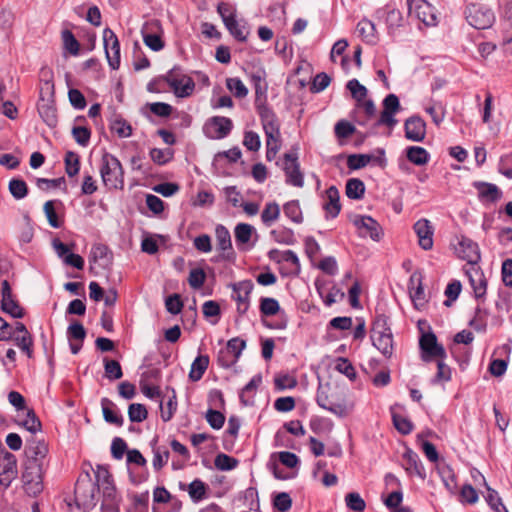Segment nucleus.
<instances>
[{"label":"nucleus","mask_w":512,"mask_h":512,"mask_svg":"<svg viewBox=\"0 0 512 512\" xmlns=\"http://www.w3.org/2000/svg\"><path fill=\"white\" fill-rule=\"evenodd\" d=\"M26 418L19 422L31 433L26 438L25 456L23 464V480H43L48 474L49 459L48 445L44 439H39L35 433L41 430V422L32 409H26Z\"/></svg>","instance_id":"obj_1"},{"label":"nucleus","mask_w":512,"mask_h":512,"mask_svg":"<svg viewBox=\"0 0 512 512\" xmlns=\"http://www.w3.org/2000/svg\"><path fill=\"white\" fill-rule=\"evenodd\" d=\"M316 402L321 408L339 417L347 416L354 409V403L347 401L343 392L332 389L329 385L318 388Z\"/></svg>","instance_id":"obj_2"},{"label":"nucleus","mask_w":512,"mask_h":512,"mask_svg":"<svg viewBox=\"0 0 512 512\" xmlns=\"http://www.w3.org/2000/svg\"><path fill=\"white\" fill-rule=\"evenodd\" d=\"M100 175L104 186L108 190H122L124 188V170L116 156L107 152L103 154Z\"/></svg>","instance_id":"obj_3"},{"label":"nucleus","mask_w":512,"mask_h":512,"mask_svg":"<svg viewBox=\"0 0 512 512\" xmlns=\"http://www.w3.org/2000/svg\"><path fill=\"white\" fill-rule=\"evenodd\" d=\"M371 340L375 348H377L386 358H390L393 354V335L388 326L387 316L377 315L373 321L371 329Z\"/></svg>","instance_id":"obj_4"},{"label":"nucleus","mask_w":512,"mask_h":512,"mask_svg":"<svg viewBox=\"0 0 512 512\" xmlns=\"http://www.w3.org/2000/svg\"><path fill=\"white\" fill-rule=\"evenodd\" d=\"M53 92V82L51 80H45L40 90L38 113L42 120L51 128L56 127L58 123L57 109L52 99Z\"/></svg>","instance_id":"obj_5"},{"label":"nucleus","mask_w":512,"mask_h":512,"mask_svg":"<svg viewBox=\"0 0 512 512\" xmlns=\"http://www.w3.org/2000/svg\"><path fill=\"white\" fill-rule=\"evenodd\" d=\"M165 81L178 98L190 96L195 89V82L187 75L182 74L181 69L174 67L164 76Z\"/></svg>","instance_id":"obj_6"},{"label":"nucleus","mask_w":512,"mask_h":512,"mask_svg":"<svg viewBox=\"0 0 512 512\" xmlns=\"http://www.w3.org/2000/svg\"><path fill=\"white\" fill-rule=\"evenodd\" d=\"M466 20L476 29L490 28L495 20L491 9L481 4H470L465 10Z\"/></svg>","instance_id":"obj_7"},{"label":"nucleus","mask_w":512,"mask_h":512,"mask_svg":"<svg viewBox=\"0 0 512 512\" xmlns=\"http://www.w3.org/2000/svg\"><path fill=\"white\" fill-rule=\"evenodd\" d=\"M263 130L266 136V147L277 146L281 148L280 125L276 115L268 108H264L259 113Z\"/></svg>","instance_id":"obj_8"},{"label":"nucleus","mask_w":512,"mask_h":512,"mask_svg":"<svg viewBox=\"0 0 512 512\" xmlns=\"http://www.w3.org/2000/svg\"><path fill=\"white\" fill-rule=\"evenodd\" d=\"M162 25L157 19H151L144 23L141 29L144 44L152 51L158 52L164 48L162 39Z\"/></svg>","instance_id":"obj_9"},{"label":"nucleus","mask_w":512,"mask_h":512,"mask_svg":"<svg viewBox=\"0 0 512 512\" xmlns=\"http://www.w3.org/2000/svg\"><path fill=\"white\" fill-rule=\"evenodd\" d=\"M232 128L233 122L230 118L213 116L205 122L203 132L209 139H223L229 135Z\"/></svg>","instance_id":"obj_10"},{"label":"nucleus","mask_w":512,"mask_h":512,"mask_svg":"<svg viewBox=\"0 0 512 512\" xmlns=\"http://www.w3.org/2000/svg\"><path fill=\"white\" fill-rule=\"evenodd\" d=\"M419 345L423 361L427 362L433 358L444 359L446 357L444 347L437 342V337L432 332L423 334L419 340Z\"/></svg>","instance_id":"obj_11"},{"label":"nucleus","mask_w":512,"mask_h":512,"mask_svg":"<svg viewBox=\"0 0 512 512\" xmlns=\"http://www.w3.org/2000/svg\"><path fill=\"white\" fill-rule=\"evenodd\" d=\"M410 14H414L427 26H434L437 16L434 8L426 0H407Z\"/></svg>","instance_id":"obj_12"},{"label":"nucleus","mask_w":512,"mask_h":512,"mask_svg":"<svg viewBox=\"0 0 512 512\" xmlns=\"http://www.w3.org/2000/svg\"><path fill=\"white\" fill-rule=\"evenodd\" d=\"M401 109L398 97L395 94L387 95L383 100V111L376 122L377 126L385 125L393 128L397 124L395 114Z\"/></svg>","instance_id":"obj_13"},{"label":"nucleus","mask_w":512,"mask_h":512,"mask_svg":"<svg viewBox=\"0 0 512 512\" xmlns=\"http://www.w3.org/2000/svg\"><path fill=\"white\" fill-rule=\"evenodd\" d=\"M103 41L106 58L112 69H118L120 65V44L116 34L109 28L103 31Z\"/></svg>","instance_id":"obj_14"},{"label":"nucleus","mask_w":512,"mask_h":512,"mask_svg":"<svg viewBox=\"0 0 512 512\" xmlns=\"http://www.w3.org/2000/svg\"><path fill=\"white\" fill-rule=\"evenodd\" d=\"M353 224L358 229L360 237L369 236L374 241H379L383 236L380 224L370 216H355Z\"/></svg>","instance_id":"obj_15"},{"label":"nucleus","mask_w":512,"mask_h":512,"mask_svg":"<svg viewBox=\"0 0 512 512\" xmlns=\"http://www.w3.org/2000/svg\"><path fill=\"white\" fill-rule=\"evenodd\" d=\"M99 482H75L74 495L78 507L95 504Z\"/></svg>","instance_id":"obj_16"},{"label":"nucleus","mask_w":512,"mask_h":512,"mask_svg":"<svg viewBox=\"0 0 512 512\" xmlns=\"http://www.w3.org/2000/svg\"><path fill=\"white\" fill-rule=\"evenodd\" d=\"M286 183L295 187H303L304 177L300 171V165L298 163L297 154L286 153L284 154V166H283Z\"/></svg>","instance_id":"obj_17"},{"label":"nucleus","mask_w":512,"mask_h":512,"mask_svg":"<svg viewBox=\"0 0 512 512\" xmlns=\"http://www.w3.org/2000/svg\"><path fill=\"white\" fill-rule=\"evenodd\" d=\"M253 288L254 284L251 280H244L232 284V298L237 302V311L241 315L245 314L249 309V299Z\"/></svg>","instance_id":"obj_18"},{"label":"nucleus","mask_w":512,"mask_h":512,"mask_svg":"<svg viewBox=\"0 0 512 512\" xmlns=\"http://www.w3.org/2000/svg\"><path fill=\"white\" fill-rule=\"evenodd\" d=\"M455 251L461 259L469 263H475L480 259L478 244L465 236L458 238Z\"/></svg>","instance_id":"obj_19"},{"label":"nucleus","mask_w":512,"mask_h":512,"mask_svg":"<svg viewBox=\"0 0 512 512\" xmlns=\"http://www.w3.org/2000/svg\"><path fill=\"white\" fill-rule=\"evenodd\" d=\"M217 248L221 250L223 253L221 258L228 261H233L235 259V252L232 247L231 235L229 230L219 224L215 229Z\"/></svg>","instance_id":"obj_20"},{"label":"nucleus","mask_w":512,"mask_h":512,"mask_svg":"<svg viewBox=\"0 0 512 512\" xmlns=\"http://www.w3.org/2000/svg\"><path fill=\"white\" fill-rule=\"evenodd\" d=\"M405 137L414 142H421L426 136V123L419 116L409 117L404 124Z\"/></svg>","instance_id":"obj_21"},{"label":"nucleus","mask_w":512,"mask_h":512,"mask_svg":"<svg viewBox=\"0 0 512 512\" xmlns=\"http://www.w3.org/2000/svg\"><path fill=\"white\" fill-rule=\"evenodd\" d=\"M473 186L478 192V198L482 203H495L502 197L501 190L492 183L476 181Z\"/></svg>","instance_id":"obj_22"},{"label":"nucleus","mask_w":512,"mask_h":512,"mask_svg":"<svg viewBox=\"0 0 512 512\" xmlns=\"http://www.w3.org/2000/svg\"><path fill=\"white\" fill-rule=\"evenodd\" d=\"M414 231L418 236L419 245L424 250L433 247V227L427 219H420L414 224Z\"/></svg>","instance_id":"obj_23"},{"label":"nucleus","mask_w":512,"mask_h":512,"mask_svg":"<svg viewBox=\"0 0 512 512\" xmlns=\"http://www.w3.org/2000/svg\"><path fill=\"white\" fill-rule=\"evenodd\" d=\"M112 253L104 244H96L90 252V261L98 264L103 269H108L112 265Z\"/></svg>","instance_id":"obj_24"},{"label":"nucleus","mask_w":512,"mask_h":512,"mask_svg":"<svg viewBox=\"0 0 512 512\" xmlns=\"http://www.w3.org/2000/svg\"><path fill=\"white\" fill-rule=\"evenodd\" d=\"M255 229L247 223H239L234 229L235 241L239 249L246 250Z\"/></svg>","instance_id":"obj_25"},{"label":"nucleus","mask_w":512,"mask_h":512,"mask_svg":"<svg viewBox=\"0 0 512 512\" xmlns=\"http://www.w3.org/2000/svg\"><path fill=\"white\" fill-rule=\"evenodd\" d=\"M327 201L324 204V209L328 215L335 218L341 210L339 191L335 186H330L326 190Z\"/></svg>","instance_id":"obj_26"},{"label":"nucleus","mask_w":512,"mask_h":512,"mask_svg":"<svg viewBox=\"0 0 512 512\" xmlns=\"http://www.w3.org/2000/svg\"><path fill=\"white\" fill-rule=\"evenodd\" d=\"M471 287L476 299L484 298L487 290V280L484 274L479 270H474L468 274Z\"/></svg>","instance_id":"obj_27"},{"label":"nucleus","mask_w":512,"mask_h":512,"mask_svg":"<svg viewBox=\"0 0 512 512\" xmlns=\"http://www.w3.org/2000/svg\"><path fill=\"white\" fill-rule=\"evenodd\" d=\"M377 14L380 18L385 19L389 34H393L394 31L402 25V14L396 9L378 10Z\"/></svg>","instance_id":"obj_28"},{"label":"nucleus","mask_w":512,"mask_h":512,"mask_svg":"<svg viewBox=\"0 0 512 512\" xmlns=\"http://www.w3.org/2000/svg\"><path fill=\"white\" fill-rule=\"evenodd\" d=\"M357 32L368 44H376L378 41L375 24L368 19H362L357 24Z\"/></svg>","instance_id":"obj_29"},{"label":"nucleus","mask_w":512,"mask_h":512,"mask_svg":"<svg viewBox=\"0 0 512 512\" xmlns=\"http://www.w3.org/2000/svg\"><path fill=\"white\" fill-rule=\"evenodd\" d=\"M209 366L208 355H199L191 364L189 379L193 382L199 381Z\"/></svg>","instance_id":"obj_30"},{"label":"nucleus","mask_w":512,"mask_h":512,"mask_svg":"<svg viewBox=\"0 0 512 512\" xmlns=\"http://www.w3.org/2000/svg\"><path fill=\"white\" fill-rule=\"evenodd\" d=\"M16 465L15 455L5 450L0 451V476H13L16 472Z\"/></svg>","instance_id":"obj_31"},{"label":"nucleus","mask_w":512,"mask_h":512,"mask_svg":"<svg viewBox=\"0 0 512 512\" xmlns=\"http://www.w3.org/2000/svg\"><path fill=\"white\" fill-rule=\"evenodd\" d=\"M407 159L418 166H422L428 163L430 155L426 149L420 146H410L406 149Z\"/></svg>","instance_id":"obj_32"},{"label":"nucleus","mask_w":512,"mask_h":512,"mask_svg":"<svg viewBox=\"0 0 512 512\" xmlns=\"http://www.w3.org/2000/svg\"><path fill=\"white\" fill-rule=\"evenodd\" d=\"M180 488L188 491L189 496L194 502H199L206 498L207 488L204 482H189V484L180 482Z\"/></svg>","instance_id":"obj_33"},{"label":"nucleus","mask_w":512,"mask_h":512,"mask_svg":"<svg viewBox=\"0 0 512 512\" xmlns=\"http://www.w3.org/2000/svg\"><path fill=\"white\" fill-rule=\"evenodd\" d=\"M113 406L114 403L110 399L102 398L101 407L104 420L116 426H122L124 422L123 417L112 410Z\"/></svg>","instance_id":"obj_34"},{"label":"nucleus","mask_w":512,"mask_h":512,"mask_svg":"<svg viewBox=\"0 0 512 512\" xmlns=\"http://www.w3.org/2000/svg\"><path fill=\"white\" fill-rule=\"evenodd\" d=\"M225 27L229 31V33L238 41L245 42L247 40V36L249 31L245 25V23L241 24L236 17L230 19V21L224 23Z\"/></svg>","instance_id":"obj_35"},{"label":"nucleus","mask_w":512,"mask_h":512,"mask_svg":"<svg viewBox=\"0 0 512 512\" xmlns=\"http://www.w3.org/2000/svg\"><path fill=\"white\" fill-rule=\"evenodd\" d=\"M315 286L320 297L323 299L327 306H331L333 303H335L337 298L343 299L345 296L344 292L336 286H332L326 295H324V287L319 283V281H316Z\"/></svg>","instance_id":"obj_36"},{"label":"nucleus","mask_w":512,"mask_h":512,"mask_svg":"<svg viewBox=\"0 0 512 512\" xmlns=\"http://www.w3.org/2000/svg\"><path fill=\"white\" fill-rule=\"evenodd\" d=\"M365 185L358 178H351L346 183V196L350 199L359 200L364 196Z\"/></svg>","instance_id":"obj_37"},{"label":"nucleus","mask_w":512,"mask_h":512,"mask_svg":"<svg viewBox=\"0 0 512 512\" xmlns=\"http://www.w3.org/2000/svg\"><path fill=\"white\" fill-rule=\"evenodd\" d=\"M280 216V207L276 202H269L261 213V220L264 225L271 226Z\"/></svg>","instance_id":"obj_38"},{"label":"nucleus","mask_w":512,"mask_h":512,"mask_svg":"<svg viewBox=\"0 0 512 512\" xmlns=\"http://www.w3.org/2000/svg\"><path fill=\"white\" fill-rule=\"evenodd\" d=\"M392 421L397 431L403 435H408L413 430V423L406 417L396 413L394 408H391Z\"/></svg>","instance_id":"obj_39"},{"label":"nucleus","mask_w":512,"mask_h":512,"mask_svg":"<svg viewBox=\"0 0 512 512\" xmlns=\"http://www.w3.org/2000/svg\"><path fill=\"white\" fill-rule=\"evenodd\" d=\"M283 211L285 216L291 219L294 223H301L303 221L302 211L299 203L296 200L289 201L284 204Z\"/></svg>","instance_id":"obj_40"},{"label":"nucleus","mask_w":512,"mask_h":512,"mask_svg":"<svg viewBox=\"0 0 512 512\" xmlns=\"http://www.w3.org/2000/svg\"><path fill=\"white\" fill-rule=\"evenodd\" d=\"M8 188L11 195L17 200L25 198L28 194V186L22 179L10 180Z\"/></svg>","instance_id":"obj_41"},{"label":"nucleus","mask_w":512,"mask_h":512,"mask_svg":"<svg viewBox=\"0 0 512 512\" xmlns=\"http://www.w3.org/2000/svg\"><path fill=\"white\" fill-rule=\"evenodd\" d=\"M65 171L69 177H73L79 173L80 160L79 156L72 151L65 154Z\"/></svg>","instance_id":"obj_42"},{"label":"nucleus","mask_w":512,"mask_h":512,"mask_svg":"<svg viewBox=\"0 0 512 512\" xmlns=\"http://www.w3.org/2000/svg\"><path fill=\"white\" fill-rule=\"evenodd\" d=\"M15 344L22 350V352H24L28 358H32L33 357V350H32V346H33V338L31 336V334H26V335H14L13 334V337L12 339Z\"/></svg>","instance_id":"obj_43"},{"label":"nucleus","mask_w":512,"mask_h":512,"mask_svg":"<svg viewBox=\"0 0 512 512\" xmlns=\"http://www.w3.org/2000/svg\"><path fill=\"white\" fill-rule=\"evenodd\" d=\"M105 376L109 380H118L123 376L121 365L116 360L104 359Z\"/></svg>","instance_id":"obj_44"},{"label":"nucleus","mask_w":512,"mask_h":512,"mask_svg":"<svg viewBox=\"0 0 512 512\" xmlns=\"http://www.w3.org/2000/svg\"><path fill=\"white\" fill-rule=\"evenodd\" d=\"M97 495L102 494V500H120L114 482H99Z\"/></svg>","instance_id":"obj_45"},{"label":"nucleus","mask_w":512,"mask_h":512,"mask_svg":"<svg viewBox=\"0 0 512 512\" xmlns=\"http://www.w3.org/2000/svg\"><path fill=\"white\" fill-rule=\"evenodd\" d=\"M346 506L354 512H363L366 508L364 499L357 492H350L345 496Z\"/></svg>","instance_id":"obj_46"},{"label":"nucleus","mask_w":512,"mask_h":512,"mask_svg":"<svg viewBox=\"0 0 512 512\" xmlns=\"http://www.w3.org/2000/svg\"><path fill=\"white\" fill-rule=\"evenodd\" d=\"M82 471L89 480H91L90 472H93L95 480H109L110 477L108 468L101 465H97L94 469L91 464L85 463L82 466Z\"/></svg>","instance_id":"obj_47"},{"label":"nucleus","mask_w":512,"mask_h":512,"mask_svg":"<svg viewBox=\"0 0 512 512\" xmlns=\"http://www.w3.org/2000/svg\"><path fill=\"white\" fill-rule=\"evenodd\" d=\"M347 89L351 92L352 97L357 103L362 102L367 96V89L364 85L360 84L357 79H351L346 85Z\"/></svg>","instance_id":"obj_48"},{"label":"nucleus","mask_w":512,"mask_h":512,"mask_svg":"<svg viewBox=\"0 0 512 512\" xmlns=\"http://www.w3.org/2000/svg\"><path fill=\"white\" fill-rule=\"evenodd\" d=\"M128 416L131 422H142L148 416V411L143 404L132 403L128 407Z\"/></svg>","instance_id":"obj_49"},{"label":"nucleus","mask_w":512,"mask_h":512,"mask_svg":"<svg viewBox=\"0 0 512 512\" xmlns=\"http://www.w3.org/2000/svg\"><path fill=\"white\" fill-rule=\"evenodd\" d=\"M1 306L4 312L10 314L14 318H22L24 316L23 309L12 297L2 299Z\"/></svg>","instance_id":"obj_50"},{"label":"nucleus","mask_w":512,"mask_h":512,"mask_svg":"<svg viewBox=\"0 0 512 512\" xmlns=\"http://www.w3.org/2000/svg\"><path fill=\"white\" fill-rule=\"evenodd\" d=\"M67 337L69 341L84 342L86 330L80 322L74 321L67 328Z\"/></svg>","instance_id":"obj_51"},{"label":"nucleus","mask_w":512,"mask_h":512,"mask_svg":"<svg viewBox=\"0 0 512 512\" xmlns=\"http://www.w3.org/2000/svg\"><path fill=\"white\" fill-rule=\"evenodd\" d=\"M62 40L67 51H69L72 55H78L80 44L70 30L66 29L62 31Z\"/></svg>","instance_id":"obj_52"},{"label":"nucleus","mask_w":512,"mask_h":512,"mask_svg":"<svg viewBox=\"0 0 512 512\" xmlns=\"http://www.w3.org/2000/svg\"><path fill=\"white\" fill-rule=\"evenodd\" d=\"M280 310L278 301L274 298L264 297L260 301V311L265 316H273Z\"/></svg>","instance_id":"obj_53"},{"label":"nucleus","mask_w":512,"mask_h":512,"mask_svg":"<svg viewBox=\"0 0 512 512\" xmlns=\"http://www.w3.org/2000/svg\"><path fill=\"white\" fill-rule=\"evenodd\" d=\"M485 498H486L488 505L495 512H508V510L503 505L502 500L499 497V494L497 491L491 489L490 487H487V496Z\"/></svg>","instance_id":"obj_54"},{"label":"nucleus","mask_w":512,"mask_h":512,"mask_svg":"<svg viewBox=\"0 0 512 512\" xmlns=\"http://www.w3.org/2000/svg\"><path fill=\"white\" fill-rule=\"evenodd\" d=\"M214 464L217 469L222 471H228L232 470L237 466L238 460L229 455L221 453L216 456Z\"/></svg>","instance_id":"obj_55"},{"label":"nucleus","mask_w":512,"mask_h":512,"mask_svg":"<svg viewBox=\"0 0 512 512\" xmlns=\"http://www.w3.org/2000/svg\"><path fill=\"white\" fill-rule=\"evenodd\" d=\"M226 86L237 98H243L248 94V89L239 78H228Z\"/></svg>","instance_id":"obj_56"},{"label":"nucleus","mask_w":512,"mask_h":512,"mask_svg":"<svg viewBox=\"0 0 512 512\" xmlns=\"http://www.w3.org/2000/svg\"><path fill=\"white\" fill-rule=\"evenodd\" d=\"M335 369L344 374L350 380L356 378V371L351 362L347 358L340 357L336 361Z\"/></svg>","instance_id":"obj_57"},{"label":"nucleus","mask_w":512,"mask_h":512,"mask_svg":"<svg viewBox=\"0 0 512 512\" xmlns=\"http://www.w3.org/2000/svg\"><path fill=\"white\" fill-rule=\"evenodd\" d=\"M371 158L372 157L367 154H353L348 157L347 165L351 170H358L368 165Z\"/></svg>","instance_id":"obj_58"},{"label":"nucleus","mask_w":512,"mask_h":512,"mask_svg":"<svg viewBox=\"0 0 512 512\" xmlns=\"http://www.w3.org/2000/svg\"><path fill=\"white\" fill-rule=\"evenodd\" d=\"M111 130L121 138H127L132 134V127L124 119H115L111 124Z\"/></svg>","instance_id":"obj_59"},{"label":"nucleus","mask_w":512,"mask_h":512,"mask_svg":"<svg viewBox=\"0 0 512 512\" xmlns=\"http://www.w3.org/2000/svg\"><path fill=\"white\" fill-rule=\"evenodd\" d=\"M273 505L280 512H287L292 506V499L288 493L280 492L274 496Z\"/></svg>","instance_id":"obj_60"},{"label":"nucleus","mask_w":512,"mask_h":512,"mask_svg":"<svg viewBox=\"0 0 512 512\" xmlns=\"http://www.w3.org/2000/svg\"><path fill=\"white\" fill-rule=\"evenodd\" d=\"M246 347V342L238 337L232 338L227 342L226 351L232 354L234 360H238L243 349Z\"/></svg>","instance_id":"obj_61"},{"label":"nucleus","mask_w":512,"mask_h":512,"mask_svg":"<svg viewBox=\"0 0 512 512\" xmlns=\"http://www.w3.org/2000/svg\"><path fill=\"white\" fill-rule=\"evenodd\" d=\"M150 157L152 161L158 165H164L172 159V152L170 149L153 148L150 150Z\"/></svg>","instance_id":"obj_62"},{"label":"nucleus","mask_w":512,"mask_h":512,"mask_svg":"<svg viewBox=\"0 0 512 512\" xmlns=\"http://www.w3.org/2000/svg\"><path fill=\"white\" fill-rule=\"evenodd\" d=\"M243 145L247 150L257 152L261 147L259 135L254 131H246L244 133Z\"/></svg>","instance_id":"obj_63"},{"label":"nucleus","mask_w":512,"mask_h":512,"mask_svg":"<svg viewBox=\"0 0 512 512\" xmlns=\"http://www.w3.org/2000/svg\"><path fill=\"white\" fill-rule=\"evenodd\" d=\"M478 493L470 484H464L460 489V501L467 504H475L478 501Z\"/></svg>","instance_id":"obj_64"}]
</instances>
